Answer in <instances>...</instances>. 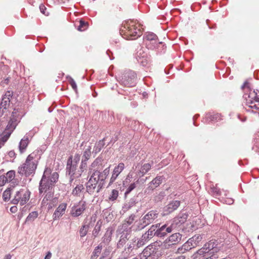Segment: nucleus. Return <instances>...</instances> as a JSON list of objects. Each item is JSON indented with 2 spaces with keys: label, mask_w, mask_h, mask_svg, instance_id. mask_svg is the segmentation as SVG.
<instances>
[{
  "label": "nucleus",
  "mask_w": 259,
  "mask_h": 259,
  "mask_svg": "<svg viewBox=\"0 0 259 259\" xmlns=\"http://www.w3.org/2000/svg\"><path fill=\"white\" fill-rule=\"evenodd\" d=\"M124 168V164L122 162L119 163L117 166L115 167L110 180L109 185L113 183L115 181L117 177L122 172Z\"/></svg>",
  "instance_id": "19"
},
{
  "label": "nucleus",
  "mask_w": 259,
  "mask_h": 259,
  "mask_svg": "<svg viewBox=\"0 0 259 259\" xmlns=\"http://www.w3.org/2000/svg\"><path fill=\"white\" fill-rule=\"evenodd\" d=\"M136 78V74L134 72L128 71L123 74L120 80L125 86L132 87L135 84Z\"/></svg>",
  "instance_id": "14"
},
{
  "label": "nucleus",
  "mask_w": 259,
  "mask_h": 259,
  "mask_svg": "<svg viewBox=\"0 0 259 259\" xmlns=\"http://www.w3.org/2000/svg\"><path fill=\"white\" fill-rule=\"evenodd\" d=\"M124 241V239H120L118 242V245L119 246L120 244H122Z\"/></svg>",
  "instance_id": "56"
},
{
  "label": "nucleus",
  "mask_w": 259,
  "mask_h": 259,
  "mask_svg": "<svg viewBox=\"0 0 259 259\" xmlns=\"http://www.w3.org/2000/svg\"><path fill=\"white\" fill-rule=\"evenodd\" d=\"M186 251H187L186 250H184V248H183V245H182V247H179V248L178 249L177 252H178V253H185Z\"/></svg>",
  "instance_id": "48"
},
{
  "label": "nucleus",
  "mask_w": 259,
  "mask_h": 259,
  "mask_svg": "<svg viewBox=\"0 0 259 259\" xmlns=\"http://www.w3.org/2000/svg\"><path fill=\"white\" fill-rule=\"evenodd\" d=\"M79 23L77 29L80 31L84 30L87 28V23L82 20L79 21Z\"/></svg>",
  "instance_id": "42"
},
{
  "label": "nucleus",
  "mask_w": 259,
  "mask_h": 259,
  "mask_svg": "<svg viewBox=\"0 0 259 259\" xmlns=\"http://www.w3.org/2000/svg\"><path fill=\"white\" fill-rule=\"evenodd\" d=\"M180 204V202L178 200L172 201L164 207V214H168L176 210Z\"/></svg>",
  "instance_id": "21"
},
{
  "label": "nucleus",
  "mask_w": 259,
  "mask_h": 259,
  "mask_svg": "<svg viewBox=\"0 0 259 259\" xmlns=\"http://www.w3.org/2000/svg\"><path fill=\"white\" fill-rule=\"evenodd\" d=\"M133 259H138V258L137 257H135V258H134Z\"/></svg>",
  "instance_id": "62"
},
{
  "label": "nucleus",
  "mask_w": 259,
  "mask_h": 259,
  "mask_svg": "<svg viewBox=\"0 0 259 259\" xmlns=\"http://www.w3.org/2000/svg\"><path fill=\"white\" fill-rule=\"evenodd\" d=\"M71 161H70V165H66V174L69 176V182L71 184L74 179L80 178L82 173L87 170L86 167L81 168V164H80L79 168L77 166L72 165Z\"/></svg>",
  "instance_id": "9"
},
{
  "label": "nucleus",
  "mask_w": 259,
  "mask_h": 259,
  "mask_svg": "<svg viewBox=\"0 0 259 259\" xmlns=\"http://www.w3.org/2000/svg\"><path fill=\"white\" fill-rule=\"evenodd\" d=\"M99 259H104V256H101Z\"/></svg>",
  "instance_id": "61"
},
{
  "label": "nucleus",
  "mask_w": 259,
  "mask_h": 259,
  "mask_svg": "<svg viewBox=\"0 0 259 259\" xmlns=\"http://www.w3.org/2000/svg\"><path fill=\"white\" fill-rule=\"evenodd\" d=\"M182 235L179 233L172 234L165 240L166 243H171L172 245L176 244L181 240Z\"/></svg>",
  "instance_id": "25"
},
{
  "label": "nucleus",
  "mask_w": 259,
  "mask_h": 259,
  "mask_svg": "<svg viewBox=\"0 0 259 259\" xmlns=\"http://www.w3.org/2000/svg\"><path fill=\"white\" fill-rule=\"evenodd\" d=\"M102 248V245L101 244H99L98 246H97L94 250L91 258L96 259L97 257L100 254Z\"/></svg>",
  "instance_id": "31"
},
{
  "label": "nucleus",
  "mask_w": 259,
  "mask_h": 259,
  "mask_svg": "<svg viewBox=\"0 0 259 259\" xmlns=\"http://www.w3.org/2000/svg\"><path fill=\"white\" fill-rule=\"evenodd\" d=\"M108 259H110V258H108Z\"/></svg>",
  "instance_id": "63"
},
{
  "label": "nucleus",
  "mask_w": 259,
  "mask_h": 259,
  "mask_svg": "<svg viewBox=\"0 0 259 259\" xmlns=\"http://www.w3.org/2000/svg\"><path fill=\"white\" fill-rule=\"evenodd\" d=\"M29 143L28 138L27 137H24L23 139H21L19 143V149L20 152L22 153L25 150L26 147Z\"/></svg>",
  "instance_id": "28"
},
{
  "label": "nucleus",
  "mask_w": 259,
  "mask_h": 259,
  "mask_svg": "<svg viewBox=\"0 0 259 259\" xmlns=\"http://www.w3.org/2000/svg\"><path fill=\"white\" fill-rule=\"evenodd\" d=\"M4 259H11V255L10 254L6 255Z\"/></svg>",
  "instance_id": "57"
},
{
  "label": "nucleus",
  "mask_w": 259,
  "mask_h": 259,
  "mask_svg": "<svg viewBox=\"0 0 259 259\" xmlns=\"http://www.w3.org/2000/svg\"><path fill=\"white\" fill-rule=\"evenodd\" d=\"M66 207V203H63L60 204L53 215V220H56L61 217L64 213Z\"/></svg>",
  "instance_id": "24"
},
{
  "label": "nucleus",
  "mask_w": 259,
  "mask_h": 259,
  "mask_svg": "<svg viewBox=\"0 0 259 259\" xmlns=\"http://www.w3.org/2000/svg\"><path fill=\"white\" fill-rule=\"evenodd\" d=\"M85 209L86 202L84 201H80L76 205L72 207L71 214L74 217H77L81 215Z\"/></svg>",
  "instance_id": "16"
},
{
  "label": "nucleus",
  "mask_w": 259,
  "mask_h": 259,
  "mask_svg": "<svg viewBox=\"0 0 259 259\" xmlns=\"http://www.w3.org/2000/svg\"><path fill=\"white\" fill-rule=\"evenodd\" d=\"M30 193L29 191L24 189L17 191L12 200V203L17 204L20 202L21 205L25 204L29 199Z\"/></svg>",
  "instance_id": "12"
},
{
  "label": "nucleus",
  "mask_w": 259,
  "mask_h": 259,
  "mask_svg": "<svg viewBox=\"0 0 259 259\" xmlns=\"http://www.w3.org/2000/svg\"><path fill=\"white\" fill-rule=\"evenodd\" d=\"M7 181V179L5 178V176L2 175L0 176V186H4Z\"/></svg>",
  "instance_id": "46"
},
{
  "label": "nucleus",
  "mask_w": 259,
  "mask_h": 259,
  "mask_svg": "<svg viewBox=\"0 0 259 259\" xmlns=\"http://www.w3.org/2000/svg\"><path fill=\"white\" fill-rule=\"evenodd\" d=\"M110 167L106 168L103 171L96 170L91 173V176L86 184V191L90 195L98 194L103 188L105 180L109 175Z\"/></svg>",
  "instance_id": "2"
},
{
  "label": "nucleus",
  "mask_w": 259,
  "mask_h": 259,
  "mask_svg": "<svg viewBox=\"0 0 259 259\" xmlns=\"http://www.w3.org/2000/svg\"><path fill=\"white\" fill-rule=\"evenodd\" d=\"M211 193L215 196H219L221 195V191L217 186L211 187Z\"/></svg>",
  "instance_id": "41"
},
{
  "label": "nucleus",
  "mask_w": 259,
  "mask_h": 259,
  "mask_svg": "<svg viewBox=\"0 0 259 259\" xmlns=\"http://www.w3.org/2000/svg\"><path fill=\"white\" fill-rule=\"evenodd\" d=\"M244 98L246 99V105L252 112H255L254 110L259 111V98L256 96L255 91H250L249 94H245Z\"/></svg>",
  "instance_id": "11"
},
{
  "label": "nucleus",
  "mask_w": 259,
  "mask_h": 259,
  "mask_svg": "<svg viewBox=\"0 0 259 259\" xmlns=\"http://www.w3.org/2000/svg\"><path fill=\"white\" fill-rule=\"evenodd\" d=\"M163 180L162 176H157L149 184V187L151 189L156 188L162 183Z\"/></svg>",
  "instance_id": "27"
},
{
  "label": "nucleus",
  "mask_w": 259,
  "mask_h": 259,
  "mask_svg": "<svg viewBox=\"0 0 259 259\" xmlns=\"http://www.w3.org/2000/svg\"><path fill=\"white\" fill-rule=\"evenodd\" d=\"M144 39L149 41H153L152 44L154 45L153 47L154 48L157 47L158 44L161 43V42H159L157 43L158 40L157 36L155 33L151 32H147L144 35Z\"/></svg>",
  "instance_id": "23"
},
{
  "label": "nucleus",
  "mask_w": 259,
  "mask_h": 259,
  "mask_svg": "<svg viewBox=\"0 0 259 259\" xmlns=\"http://www.w3.org/2000/svg\"><path fill=\"white\" fill-rule=\"evenodd\" d=\"M69 82L70 85L73 89V90L76 93L77 88V85H76V82L74 81V80L72 78H70V79H69Z\"/></svg>",
  "instance_id": "43"
},
{
  "label": "nucleus",
  "mask_w": 259,
  "mask_h": 259,
  "mask_svg": "<svg viewBox=\"0 0 259 259\" xmlns=\"http://www.w3.org/2000/svg\"><path fill=\"white\" fill-rule=\"evenodd\" d=\"M105 145L104 140L99 141L95 146L94 151L96 153L99 152Z\"/></svg>",
  "instance_id": "33"
},
{
  "label": "nucleus",
  "mask_w": 259,
  "mask_h": 259,
  "mask_svg": "<svg viewBox=\"0 0 259 259\" xmlns=\"http://www.w3.org/2000/svg\"><path fill=\"white\" fill-rule=\"evenodd\" d=\"M15 177V171L13 170L8 171L6 174V176H5V178L7 179V181L9 182L14 180Z\"/></svg>",
  "instance_id": "36"
},
{
  "label": "nucleus",
  "mask_w": 259,
  "mask_h": 259,
  "mask_svg": "<svg viewBox=\"0 0 259 259\" xmlns=\"http://www.w3.org/2000/svg\"><path fill=\"white\" fill-rule=\"evenodd\" d=\"M202 238L201 237L199 236H194L192 238L189 239L185 243H184L183 245V248H184V250H186L187 251H188L192 249V248L194 247L195 245H196V243L195 242L193 243V242L194 241H196L197 240V242L199 241L200 239H201Z\"/></svg>",
  "instance_id": "20"
},
{
  "label": "nucleus",
  "mask_w": 259,
  "mask_h": 259,
  "mask_svg": "<svg viewBox=\"0 0 259 259\" xmlns=\"http://www.w3.org/2000/svg\"><path fill=\"white\" fill-rule=\"evenodd\" d=\"M118 196V191L116 190H113L111 191V194L109 197V199L110 201H113L117 199Z\"/></svg>",
  "instance_id": "39"
},
{
  "label": "nucleus",
  "mask_w": 259,
  "mask_h": 259,
  "mask_svg": "<svg viewBox=\"0 0 259 259\" xmlns=\"http://www.w3.org/2000/svg\"><path fill=\"white\" fill-rule=\"evenodd\" d=\"M159 217V213L157 210H150L142 217L139 222L135 223L131 228L134 231L141 230L151 224L154 223Z\"/></svg>",
  "instance_id": "5"
},
{
  "label": "nucleus",
  "mask_w": 259,
  "mask_h": 259,
  "mask_svg": "<svg viewBox=\"0 0 259 259\" xmlns=\"http://www.w3.org/2000/svg\"><path fill=\"white\" fill-rule=\"evenodd\" d=\"M101 226L102 222L100 221H98L93 231V235L95 237H96L98 235L99 233L101 230Z\"/></svg>",
  "instance_id": "32"
},
{
  "label": "nucleus",
  "mask_w": 259,
  "mask_h": 259,
  "mask_svg": "<svg viewBox=\"0 0 259 259\" xmlns=\"http://www.w3.org/2000/svg\"><path fill=\"white\" fill-rule=\"evenodd\" d=\"M91 147L90 146L85 149L81 159V168L87 167V161L89 159L91 155Z\"/></svg>",
  "instance_id": "22"
},
{
  "label": "nucleus",
  "mask_w": 259,
  "mask_h": 259,
  "mask_svg": "<svg viewBox=\"0 0 259 259\" xmlns=\"http://www.w3.org/2000/svg\"><path fill=\"white\" fill-rule=\"evenodd\" d=\"M33 153L28 156L25 162L18 167V172L19 174L28 176L34 173L37 165V161L35 159Z\"/></svg>",
  "instance_id": "6"
},
{
  "label": "nucleus",
  "mask_w": 259,
  "mask_h": 259,
  "mask_svg": "<svg viewBox=\"0 0 259 259\" xmlns=\"http://www.w3.org/2000/svg\"><path fill=\"white\" fill-rule=\"evenodd\" d=\"M39 9H40V12L44 14H45V10L46 9L45 6L43 5H40L39 6Z\"/></svg>",
  "instance_id": "49"
},
{
  "label": "nucleus",
  "mask_w": 259,
  "mask_h": 259,
  "mask_svg": "<svg viewBox=\"0 0 259 259\" xmlns=\"http://www.w3.org/2000/svg\"><path fill=\"white\" fill-rule=\"evenodd\" d=\"M19 120L10 118V121L3 134V136L5 140H8L13 131L15 129Z\"/></svg>",
  "instance_id": "15"
},
{
  "label": "nucleus",
  "mask_w": 259,
  "mask_h": 259,
  "mask_svg": "<svg viewBox=\"0 0 259 259\" xmlns=\"http://www.w3.org/2000/svg\"><path fill=\"white\" fill-rule=\"evenodd\" d=\"M89 227V225L82 226L79 230V235L81 237H83L87 234Z\"/></svg>",
  "instance_id": "34"
},
{
  "label": "nucleus",
  "mask_w": 259,
  "mask_h": 259,
  "mask_svg": "<svg viewBox=\"0 0 259 259\" xmlns=\"http://www.w3.org/2000/svg\"><path fill=\"white\" fill-rule=\"evenodd\" d=\"M83 190H84L83 185L77 184L76 187L73 189L72 194L74 196H79Z\"/></svg>",
  "instance_id": "30"
},
{
  "label": "nucleus",
  "mask_w": 259,
  "mask_h": 259,
  "mask_svg": "<svg viewBox=\"0 0 259 259\" xmlns=\"http://www.w3.org/2000/svg\"><path fill=\"white\" fill-rule=\"evenodd\" d=\"M158 248L155 244L147 246L141 255V259H157L159 257Z\"/></svg>",
  "instance_id": "13"
},
{
  "label": "nucleus",
  "mask_w": 259,
  "mask_h": 259,
  "mask_svg": "<svg viewBox=\"0 0 259 259\" xmlns=\"http://www.w3.org/2000/svg\"><path fill=\"white\" fill-rule=\"evenodd\" d=\"M75 182H76V185L77 184V183H79V181H78V180H75V182H74V184H75Z\"/></svg>",
  "instance_id": "60"
},
{
  "label": "nucleus",
  "mask_w": 259,
  "mask_h": 259,
  "mask_svg": "<svg viewBox=\"0 0 259 259\" xmlns=\"http://www.w3.org/2000/svg\"><path fill=\"white\" fill-rule=\"evenodd\" d=\"M128 203H130V204L131 205V207L135 205V201L133 199H132L130 200V202Z\"/></svg>",
  "instance_id": "55"
},
{
  "label": "nucleus",
  "mask_w": 259,
  "mask_h": 259,
  "mask_svg": "<svg viewBox=\"0 0 259 259\" xmlns=\"http://www.w3.org/2000/svg\"><path fill=\"white\" fill-rule=\"evenodd\" d=\"M130 208H131V205L130 204V203H128V202L125 204V205L123 207V208H124L126 210L130 209Z\"/></svg>",
  "instance_id": "52"
},
{
  "label": "nucleus",
  "mask_w": 259,
  "mask_h": 259,
  "mask_svg": "<svg viewBox=\"0 0 259 259\" xmlns=\"http://www.w3.org/2000/svg\"><path fill=\"white\" fill-rule=\"evenodd\" d=\"M188 215L186 213L180 214L178 217L169 222H167L164 225L166 227V232L170 233L184 224L187 220Z\"/></svg>",
  "instance_id": "8"
},
{
  "label": "nucleus",
  "mask_w": 259,
  "mask_h": 259,
  "mask_svg": "<svg viewBox=\"0 0 259 259\" xmlns=\"http://www.w3.org/2000/svg\"><path fill=\"white\" fill-rule=\"evenodd\" d=\"M17 211V207L16 206H12L10 208V211L12 213H15Z\"/></svg>",
  "instance_id": "51"
},
{
  "label": "nucleus",
  "mask_w": 259,
  "mask_h": 259,
  "mask_svg": "<svg viewBox=\"0 0 259 259\" xmlns=\"http://www.w3.org/2000/svg\"><path fill=\"white\" fill-rule=\"evenodd\" d=\"M151 168V165L150 163L138 164L136 166V170H137V175L140 177L143 176L146 174Z\"/></svg>",
  "instance_id": "18"
},
{
  "label": "nucleus",
  "mask_w": 259,
  "mask_h": 259,
  "mask_svg": "<svg viewBox=\"0 0 259 259\" xmlns=\"http://www.w3.org/2000/svg\"><path fill=\"white\" fill-rule=\"evenodd\" d=\"M136 218V216L134 214H132L131 215H130L127 218H126L125 219V220L122 224V229L124 230H126L128 228H130L133 230V229L131 228L132 226H131L130 227V226L133 224V223L135 221Z\"/></svg>",
  "instance_id": "26"
},
{
  "label": "nucleus",
  "mask_w": 259,
  "mask_h": 259,
  "mask_svg": "<svg viewBox=\"0 0 259 259\" xmlns=\"http://www.w3.org/2000/svg\"><path fill=\"white\" fill-rule=\"evenodd\" d=\"M7 140H5L3 137L0 139V148H1L5 144Z\"/></svg>",
  "instance_id": "47"
},
{
  "label": "nucleus",
  "mask_w": 259,
  "mask_h": 259,
  "mask_svg": "<svg viewBox=\"0 0 259 259\" xmlns=\"http://www.w3.org/2000/svg\"><path fill=\"white\" fill-rule=\"evenodd\" d=\"M11 189L8 188L3 194V198L5 201H8L10 200L11 195Z\"/></svg>",
  "instance_id": "35"
},
{
  "label": "nucleus",
  "mask_w": 259,
  "mask_h": 259,
  "mask_svg": "<svg viewBox=\"0 0 259 259\" xmlns=\"http://www.w3.org/2000/svg\"><path fill=\"white\" fill-rule=\"evenodd\" d=\"M218 245L215 241L213 240L209 241L193 254L194 258H196L199 256H203L211 257V259H218L219 256L217 253L220 250V247Z\"/></svg>",
  "instance_id": "3"
},
{
  "label": "nucleus",
  "mask_w": 259,
  "mask_h": 259,
  "mask_svg": "<svg viewBox=\"0 0 259 259\" xmlns=\"http://www.w3.org/2000/svg\"><path fill=\"white\" fill-rule=\"evenodd\" d=\"M136 184L135 183L131 184L127 188L125 192V195L129 194L133 190L136 188Z\"/></svg>",
  "instance_id": "44"
},
{
  "label": "nucleus",
  "mask_w": 259,
  "mask_h": 259,
  "mask_svg": "<svg viewBox=\"0 0 259 259\" xmlns=\"http://www.w3.org/2000/svg\"><path fill=\"white\" fill-rule=\"evenodd\" d=\"M248 82L247 81H245L244 84L242 85V89H244V88H249V86H248Z\"/></svg>",
  "instance_id": "54"
},
{
  "label": "nucleus",
  "mask_w": 259,
  "mask_h": 259,
  "mask_svg": "<svg viewBox=\"0 0 259 259\" xmlns=\"http://www.w3.org/2000/svg\"><path fill=\"white\" fill-rule=\"evenodd\" d=\"M8 155L10 157L13 158L15 157L16 154L14 151L12 150L8 153Z\"/></svg>",
  "instance_id": "50"
},
{
  "label": "nucleus",
  "mask_w": 259,
  "mask_h": 259,
  "mask_svg": "<svg viewBox=\"0 0 259 259\" xmlns=\"http://www.w3.org/2000/svg\"><path fill=\"white\" fill-rule=\"evenodd\" d=\"M123 27L120 29V33L126 39H135L142 35L140 25L133 20L125 22Z\"/></svg>",
  "instance_id": "4"
},
{
  "label": "nucleus",
  "mask_w": 259,
  "mask_h": 259,
  "mask_svg": "<svg viewBox=\"0 0 259 259\" xmlns=\"http://www.w3.org/2000/svg\"><path fill=\"white\" fill-rule=\"evenodd\" d=\"M58 203V199L56 197H54V196L52 198V199L49 202V204L48 205V209H52L54 206H55Z\"/></svg>",
  "instance_id": "40"
},
{
  "label": "nucleus",
  "mask_w": 259,
  "mask_h": 259,
  "mask_svg": "<svg viewBox=\"0 0 259 259\" xmlns=\"http://www.w3.org/2000/svg\"><path fill=\"white\" fill-rule=\"evenodd\" d=\"M147 241H148L147 240L144 239L143 238V236H142V237L141 238V239H140L138 240V241L137 243V247H140L143 246Z\"/></svg>",
  "instance_id": "45"
},
{
  "label": "nucleus",
  "mask_w": 259,
  "mask_h": 259,
  "mask_svg": "<svg viewBox=\"0 0 259 259\" xmlns=\"http://www.w3.org/2000/svg\"><path fill=\"white\" fill-rule=\"evenodd\" d=\"M185 258H186V257L184 255H180V256L177 257V258H176L175 259H185Z\"/></svg>",
  "instance_id": "58"
},
{
  "label": "nucleus",
  "mask_w": 259,
  "mask_h": 259,
  "mask_svg": "<svg viewBox=\"0 0 259 259\" xmlns=\"http://www.w3.org/2000/svg\"><path fill=\"white\" fill-rule=\"evenodd\" d=\"M58 178L59 175L57 172L51 173V169L48 168L45 170L39 186V193H47L42 200V206H48L52 199L54 194L51 190L57 182Z\"/></svg>",
  "instance_id": "1"
},
{
  "label": "nucleus",
  "mask_w": 259,
  "mask_h": 259,
  "mask_svg": "<svg viewBox=\"0 0 259 259\" xmlns=\"http://www.w3.org/2000/svg\"><path fill=\"white\" fill-rule=\"evenodd\" d=\"M38 217L37 211H32L29 214L26 219V222H33Z\"/></svg>",
  "instance_id": "37"
},
{
  "label": "nucleus",
  "mask_w": 259,
  "mask_h": 259,
  "mask_svg": "<svg viewBox=\"0 0 259 259\" xmlns=\"http://www.w3.org/2000/svg\"><path fill=\"white\" fill-rule=\"evenodd\" d=\"M160 225V224L152 225L148 231L143 235V239L148 241L154 236L158 237L166 236L168 233L166 232V226L164 224L161 227Z\"/></svg>",
  "instance_id": "7"
},
{
  "label": "nucleus",
  "mask_w": 259,
  "mask_h": 259,
  "mask_svg": "<svg viewBox=\"0 0 259 259\" xmlns=\"http://www.w3.org/2000/svg\"><path fill=\"white\" fill-rule=\"evenodd\" d=\"M103 160L101 157L97 158L91 164L89 169V172L91 174L96 170L100 171L104 167Z\"/></svg>",
  "instance_id": "17"
},
{
  "label": "nucleus",
  "mask_w": 259,
  "mask_h": 259,
  "mask_svg": "<svg viewBox=\"0 0 259 259\" xmlns=\"http://www.w3.org/2000/svg\"><path fill=\"white\" fill-rule=\"evenodd\" d=\"M233 200L232 199H229V200H228V203H229V204L232 203H233Z\"/></svg>",
  "instance_id": "59"
},
{
  "label": "nucleus",
  "mask_w": 259,
  "mask_h": 259,
  "mask_svg": "<svg viewBox=\"0 0 259 259\" xmlns=\"http://www.w3.org/2000/svg\"><path fill=\"white\" fill-rule=\"evenodd\" d=\"M51 257H52V253L50 251H49L47 253V254L45 257L44 259H51Z\"/></svg>",
  "instance_id": "53"
},
{
  "label": "nucleus",
  "mask_w": 259,
  "mask_h": 259,
  "mask_svg": "<svg viewBox=\"0 0 259 259\" xmlns=\"http://www.w3.org/2000/svg\"><path fill=\"white\" fill-rule=\"evenodd\" d=\"M13 95V92L8 91L3 96L0 103V117L4 114L7 115L8 112H9L10 101Z\"/></svg>",
  "instance_id": "10"
},
{
  "label": "nucleus",
  "mask_w": 259,
  "mask_h": 259,
  "mask_svg": "<svg viewBox=\"0 0 259 259\" xmlns=\"http://www.w3.org/2000/svg\"><path fill=\"white\" fill-rule=\"evenodd\" d=\"M20 112L19 109L15 108L12 113L11 118H14V119H20V115L19 113Z\"/></svg>",
  "instance_id": "38"
},
{
  "label": "nucleus",
  "mask_w": 259,
  "mask_h": 259,
  "mask_svg": "<svg viewBox=\"0 0 259 259\" xmlns=\"http://www.w3.org/2000/svg\"><path fill=\"white\" fill-rule=\"evenodd\" d=\"M80 159V155L79 154H75L73 158L72 156H70L67 160V164L70 165V161H71L72 165L77 166V163Z\"/></svg>",
  "instance_id": "29"
}]
</instances>
